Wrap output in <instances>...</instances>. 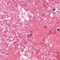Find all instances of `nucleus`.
Wrapping results in <instances>:
<instances>
[{
    "label": "nucleus",
    "mask_w": 60,
    "mask_h": 60,
    "mask_svg": "<svg viewBox=\"0 0 60 60\" xmlns=\"http://www.w3.org/2000/svg\"><path fill=\"white\" fill-rule=\"evenodd\" d=\"M56 9H55V8H54V9H53V11H54V10H55Z\"/></svg>",
    "instance_id": "f257e3e1"
},
{
    "label": "nucleus",
    "mask_w": 60,
    "mask_h": 60,
    "mask_svg": "<svg viewBox=\"0 0 60 60\" xmlns=\"http://www.w3.org/2000/svg\"><path fill=\"white\" fill-rule=\"evenodd\" d=\"M27 35L28 36V37H30V36H29V35H28V34H27Z\"/></svg>",
    "instance_id": "f03ea898"
},
{
    "label": "nucleus",
    "mask_w": 60,
    "mask_h": 60,
    "mask_svg": "<svg viewBox=\"0 0 60 60\" xmlns=\"http://www.w3.org/2000/svg\"><path fill=\"white\" fill-rule=\"evenodd\" d=\"M57 30L58 31H60V30H59V29H57Z\"/></svg>",
    "instance_id": "7ed1b4c3"
},
{
    "label": "nucleus",
    "mask_w": 60,
    "mask_h": 60,
    "mask_svg": "<svg viewBox=\"0 0 60 60\" xmlns=\"http://www.w3.org/2000/svg\"><path fill=\"white\" fill-rule=\"evenodd\" d=\"M30 36H32V34H30Z\"/></svg>",
    "instance_id": "20e7f679"
},
{
    "label": "nucleus",
    "mask_w": 60,
    "mask_h": 60,
    "mask_svg": "<svg viewBox=\"0 0 60 60\" xmlns=\"http://www.w3.org/2000/svg\"><path fill=\"white\" fill-rule=\"evenodd\" d=\"M44 27H45V28H47V27L45 26Z\"/></svg>",
    "instance_id": "39448f33"
},
{
    "label": "nucleus",
    "mask_w": 60,
    "mask_h": 60,
    "mask_svg": "<svg viewBox=\"0 0 60 60\" xmlns=\"http://www.w3.org/2000/svg\"><path fill=\"white\" fill-rule=\"evenodd\" d=\"M57 12H58V11H57Z\"/></svg>",
    "instance_id": "423d86ee"
},
{
    "label": "nucleus",
    "mask_w": 60,
    "mask_h": 60,
    "mask_svg": "<svg viewBox=\"0 0 60 60\" xmlns=\"http://www.w3.org/2000/svg\"><path fill=\"white\" fill-rule=\"evenodd\" d=\"M29 26H28V27H29Z\"/></svg>",
    "instance_id": "0eeeda50"
}]
</instances>
